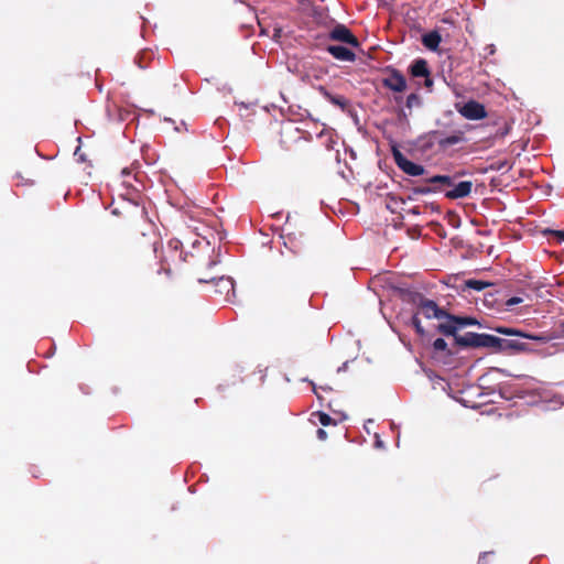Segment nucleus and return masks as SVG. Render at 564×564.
Instances as JSON below:
<instances>
[{"label":"nucleus","mask_w":564,"mask_h":564,"mask_svg":"<svg viewBox=\"0 0 564 564\" xmlns=\"http://www.w3.org/2000/svg\"><path fill=\"white\" fill-rule=\"evenodd\" d=\"M184 261H186V257L182 250V242L177 239H171L163 251L161 270L170 274L173 268H177Z\"/></svg>","instance_id":"f257e3e1"},{"label":"nucleus","mask_w":564,"mask_h":564,"mask_svg":"<svg viewBox=\"0 0 564 564\" xmlns=\"http://www.w3.org/2000/svg\"><path fill=\"white\" fill-rule=\"evenodd\" d=\"M488 348L494 352H528L531 351L527 343L518 339H503L489 334Z\"/></svg>","instance_id":"f03ea898"},{"label":"nucleus","mask_w":564,"mask_h":564,"mask_svg":"<svg viewBox=\"0 0 564 564\" xmlns=\"http://www.w3.org/2000/svg\"><path fill=\"white\" fill-rule=\"evenodd\" d=\"M412 296V301L417 304L420 312L426 318H437L448 321L449 313L445 310L438 307V305L429 299H425L420 293H410Z\"/></svg>","instance_id":"7ed1b4c3"},{"label":"nucleus","mask_w":564,"mask_h":564,"mask_svg":"<svg viewBox=\"0 0 564 564\" xmlns=\"http://www.w3.org/2000/svg\"><path fill=\"white\" fill-rule=\"evenodd\" d=\"M478 321L474 317L469 316H456L449 314L448 321L441 322L437 325V332L443 334L444 336L455 335V332L466 327L478 325Z\"/></svg>","instance_id":"20e7f679"},{"label":"nucleus","mask_w":564,"mask_h":564,"mask_svg":"<svg viewBox=\"0 0 564 564\" xmlns=\"http://www.w3.org/2000/svg\"><path fill=\"white\" fill-rule=\"evenodd\" d=\"M454 341L457 346L463 348H488L489 334H477L468 332L464 335H459L458 332H455Z\"/></svg>","instance_id":"39448f33"},{"label":"nucleus","mask_w":564,"mask_h":564,"mask_svg":"<svg viewBox=\"0 0 564 564\" xmlns=\"http://www.w3.org/2000/svg\"><path fill=\"white\" fill-rule=\"evenodd\" d=\"M427 139L431 145L436 143L441 149H447L448 147L463 143L466 141L465 134L460 130H457L447 137H443V133L441 131L434 130L429 132Z\"/></svg>","instance_id":"423d86ee"},{"label":"nucleus","mask_w":564,"mask_h":564,"mask_svg":"<svg viewBox=\"0 0 564 564\" xmlns=\"http://www.w3.org/2000/svg\"><path fill=\"white\" fill-rule=\"evenodd\" d=\"M392 156L397 166L403 173L410 176H420L425 173V167L423 165L414 163L406 159L399 149L392 148Z\"/></svg>","instance_id":"0eeeda50"},{"label":"nucleus","mask_w":564,"mask_h":564,"mask_svg":"<svg viewBox=\"0 0 564 564\" xmlns=\"http://www.w3.org/2000/svg\"><path fill=\"white\" fill-rule=\"evenodd\" d=\"M200 283H214L215 293L225 295L227 301H230L235 296V283L230 276L221 275L219 278L212 276L209 279L199 278Z\"/></svg>","instance_id":"6e6552de"},{"label":"nucleus","mask_w":564,"mask_h":564,"mask_svg":"<svg viewBox=\"0 0 564 564\" xmlns=\"http://www.w3.org/2000/svg\"><path fill=\"white\" fill-rule=\"evenodd\" d=\"M328 39L332 41L348 44L352 47L359 46V40L345 24H336L328 33Z\"/></svg>","instance_id":"1a4fd4ad"},{"label":"nucleus","mask_w":564,"mask_h":564,"mask_svg":"<svg viewBox=\"0 0 564 564\" xmlns=\"http://www.w3.org/2000/svg\"><path fill=\"white\" fill-rule=\"evenodd\" d=\"M468 120H480L487 117L486 108L476 100H469L458 110Z\"/></svg>","instance_id":"9d476101"},{"label":"nucleus","mask_w":564,"mask_h":564,"mask_svg":"<svg viewBox=\"0 0 564 564\" xmlns=\"http://www.w3.org/2000/svg\"><path fill=\"white\" fill-rule=\"evenodd\" d=\"M495 330L497 333L501 334V335L527 338V339H531V340H534V341H538V343H541V344H545V343H547L550 340V337L547 335H544V334H539V335L530 334V333H525L523 330H520V329H517V328H512V327L498 326V327L495 328Z\"/></svg>","instance_id":"9b49d317"},{"label":"nucleus","mask_w":564,"mask_h":564,"mask_svg":"<svg viewBox=\"0 0 564 564\" xmlns=\"http://www.w3.org/2000/svg\"><path fill=\"white\" fill-rule=\"evenodd\" d=\"M382 85L390 90L401 93L406 88V80L399 70L392 69L389 75L382 79Z\"/></svg>","instance_id":"f8f14e48"},{"label":"nucleus","mask_w":564,"mask_h":564,"mask_svg":"<svg viewBox=\"0 0 564 564\" xmlns=\"http://www.w3.org/2000/svg\"><path fill=\"white\" fill-rule=\"evenodd\" d=\"M473 182L462 181L455 185L452 189L445 193V197L449 199H458L467 197L471 193Z\"/></svg>","instance_id":"ddd939ff"},{"label":"nucleus","mask_w":564,"mask_h":564,"mask_svg":"<svg viewBox=\"0 0 564 564\" xmlns=\"http://www.w3.org/2000/svg\"><path fill=\"white\" fill-rule=\"evenodd\" d=\"M326 51L338 61L354 62L356 59V54L341 45H328Z\"/></svg>","instance_id":"4468645a"},{"label":"nucleus","mask_w":564,"mask_h":564,"mask_svg":"<svg viewBox=\"0 0 564 564\" xmlns=\"http://www.w3.org/2000/svg\"><path fill=\"white\" fill-rule=\"evenodd\" d=\"M410 74L413 77H429L431 75V70L429 68V64L424 58H416L410 66Z\"/></svg>","instance_id":"2eb2a0df"},{"label":"nucleus","mask_w":564,"mask_h":564,"mask_svg":"<svg viewBox=\"0 0 564 564\" xmlns=\"http://www.w3.org/2000/svg\"><path fill=\"white\" fill-rule=\"evenodd\" d=\"M319 91L324 98L343 110H345L349 105L348 100L344 96L333 95L323 86L319 87Z\"/></svg>","instance_id":"dca6fc26"},{"label":"nucleus","mask_w":564,"mask_h":564,"mask_svg":"<svg viewBox=\"0 0 564 564\" xmlns=\"http://www.w3.org/2000/svg\"><path fill=\"white\" fill-rule=\"evenodd\" d=\"M441 41L442 37L437 31H431L422 36L423 45L431 51H436Z\"/></svg>","instance_id":"f3484780"},{"label":"nucleus","mask_w":564,"mask_h":564,"mask_svg":"<svg viewBox=\"0 0 564 564\" xmlns=\"http://www.w3.org/2000/svg\"><path fill=\"white\" fill-rule=\"evenodd\" d=\"M425 182L430 185L441 187H451L454 185V177L449 175H434L425 180Z\"/></svg>","instance_id":"a211bd4d"},{"label":"nucleus","mask_w":564,"mask_h":564,"mask_svg":"<svg viewBox=\"0 0 564 564\" xmlns=\"http://www.w3.org/2000/svg\"><path fill=\"white\" fill-rule=\"evenodd\" d=\"M465 285H466L468 289H473V290H476V291H482L484 289H486L487 286H489V285H490V283L485 282V281H481V280L470 279V280H467V281L465 282Z\"/></svg>","instance_id":"6ab92c4d"},{"label":"nucleus","mask_w":564,"mask_h":564,"mask_svg":"<svg viewBox=\"0 0 564 564\" xmlns=\"http://www.w3.org/2000/svg\"><path fill=\"white\" fill-rule=\"evenodd\" d=\"M441 192V187L436 186H416L412 188L414 195H425L430 193Z\"/></svg>","instance_id":"aec40b11"},{"label":"nucleus","mask_w":564,"mask_h":564,"mask_svg":"<svg viewBox=\"0 0 564 564\" xmlns=\"http://www.w3.org/2000/svg\"><path fill=\"white\" fill-rule=\"evenodd\" d=\"M313 416H316L318 419V422L323 425V426H328L329 424L334 423V420L327 414V413H324V412H315L312 414Z\"/></svg>","instance_id":"412c9836"},{"label":"nucleus","mask_w":564,"mask_h":564,"mask_svg":"<svg viewBox=\"0 0 564 564\" xmlns=\"http://www.w3.org/2000/svg\"><path fill=\"white\" fill-rule=\"evenodd\" d=\"M433 348L437 351H447V354H452V351L447 349V343L443 338L435 339Z\"/></svg>","instance_id":"4be33fe9"},{"label":"nucleus","mask_w":564,"mask_h":564,"mask_svg":"<svg viewBox=\"0 0 564 564\" xmlns=\"http://www.w3.org/2000/svg\"><path fill=\"white\" fill-rule=\"evenodd\" d=\"M411 324L412 326L415 328L416 333L419 335H423L424 334V328L421 324V319L419 318L417 314H414L411 318Z\"/></svg>","instance_id":"5701e85b"},{"label":"nucleus","mask_w":564,"mask_h":564,"mask_svg":"<svg viewBox=\"0 0 564 564\" xmlns=\"http://www.w3.org/2000/svg\"><path fill=\"white\" fill-rule=\"evenodd\" d=\"M421 102L420 97L416 94H410L406 98V107L412 108L413 106H419Z\"/></svg>","instance_id":"b1692460"},{"label":"nucleus","mask_w":564,"mask_h":564,"mask_svg":"<svg viewBox=\"0 0 564 564\" xmlns=\"http://www.w3.org/2000/svg\"><path fill=\"white\" fill-rule=\"evenodd\" d=\"M522 302H523L522 297H519V296H512V297H510V299H508V300L506 301V305H507V306H509V307H511V306L518 305V304H520V303H522Z\"/></svg>","instance_id":"393cba45"},{"label":"nucleus","mask_w":564,"mask_h":564,"mask_svg":"<svg viewBox=\"0 0 564 564\" xmlns=\"http://www.w3.org/2000/svg\"><path fill=\"white\" fill-rule=\"evenodd\" d=\"M550 234L555 236L560 242H564V231H562V230H550Z\"/></svg>","instance_id":"a878e982"},{"label":"nucleus","mask_w":564,"mask_h":564,"mask_svg":"<svg viewBox=\"0 0 564 564\" xmlns=\"http://www.w3.org/2000/svg\"><path fill=\"white\" fill-rule=\"evenodd\" d=\"M424 86L430 91L432 90V88H433V79L431 78V75H429V77H424Z\"/></svg>","instance_id":"bb28decb"},{"label":"nucleus","mask_w":564,"mask_h":564,"mask_svg":"<svg viewBox=\"0 0 564 564\" xmlns=\"http://www.w3.org/2000/svg\"><path fill=\"white\" fill-rule=\"evenodd\" d=\"M75 156H77L78 161H82V162L86 161V155L82 152L80 148L76 149Z\"/></svg>","instance_id":"cd10ccee"},{"label":"nucleus","mask_w":564,"mask_h":564,"mask_svg":"<svg viewBox=\"0 0 564 564\" xmlns=\"http://www.w3.org/2000/svg\"><path fill=\"white\" fill-rule=\"evenodd\" d=\"M316 435L321 441H325L327 438V433L323 429H318L316 431Z\"/></svg>","instance_id":"c85d7f7f"},{"label":"nucleus","mask_w":564,"mask_h":564,"mask_svg":"<svg viewBox=\"0 0 564 564\" xmlns=\"http://www.w3.org/2000/svg\"><path fill=\"white\" fill-rule=\"evenodd\" d=\"M509 131H510V126H506L505 129L501 132H497L496 135L505 137L509 133Z\"/></svg>","instance_id":"c756f323"},{"label":"nucleus","mask_w":564,"mask_h":564,"mask_svg":"<svg viewBox=\"0 0 564 564\" xmlns=\"http://www.w3.org/2000/svg\"><path fill=\"white\" fill-rule=\"evenodd\" d=\"M17 178L21 180L22 183L29 184V178H24V176L21 175V173H17Z\"/></svg>","instance_id":"7c9ffc66"},{"label":"nucleus","mask_w":564,"mask_h":564,"mask_svg":"<svg viewBox=\"0 0 564 564\" xmlns=\"http://www.w3.org/2000/svg\"><path fill=\"white\" fill-rule=\"evenodd\" d=\"M130 173H131V172H130V170H129V169H127V167L122 169V171H121V174H122L123 176L130 175Z\"/></svg>","instance_id":"2f4dec72"},{"label":"nucleus","mask_w":564,"mask_h":564,"mask_svg":"<svg viewBox=\"0 0 564 564\" xmlns=\"http://www.w3.org/2000/svg\"><path fill=\"white\" fill-rule=\"evenodd\" d=\"M410 213L414 214V215H419L420 214V210H419V207H413Z\"/></svg>","instance_id":"473e14b6"},{"label":"nucleus","mask_w":564,"mask_h":564,"mask_svg":"<svg viewBox=\"0 0 564 564\" xmlns=\"http://www.w3.org/2000/svg\"><path fill=\"white\" fill-rule=\"evenodd\" d=\"M149 247L152 249V251H154V252H155V250H156V249H155V242H151V243H149Z\"/></svg>","instance_id":"72a5a7b5"},{"label":"nucleus","mask_w":564,"mask_h":564,"mask_svg":"<svg viewBox=\"0 0 564 564\" xmlns=\"http://www.w3.org/2000/svg\"><path fill=\"white\" fill-rule=\"evenodd\" d=\"M506 165H507V162L500 163V164H499V166H498L497 169H498V170H501V169H503Z\"/></svg>","instance_id":"f704fd0d"},{"label":"nucleus","mask_w":564,"mask_h":564,"mask_svg":"<svg viewBox=\"0 0 564 564\" xmlns=\"http://www.w3.org/2000/svg\"><path fill=\"white\" fill-rule=\"evenodd\" d=\"M377 445H378V446H381V445H382V443H381L380 441H377Z\"/></svg>","instance_id":"c9c22d12"}]
</instances>
